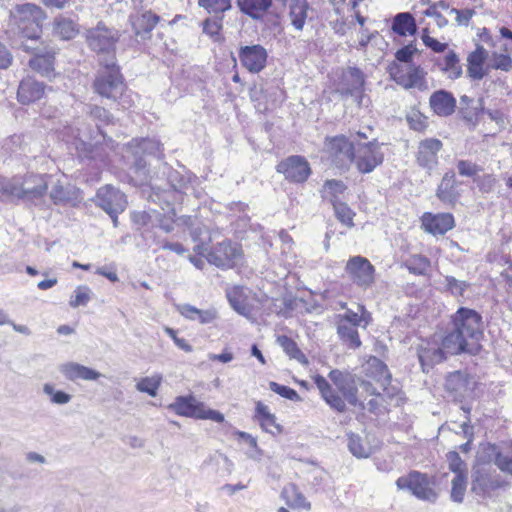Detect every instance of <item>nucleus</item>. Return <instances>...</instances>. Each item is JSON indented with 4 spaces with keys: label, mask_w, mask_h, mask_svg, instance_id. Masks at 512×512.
I'll list each match as a JSON object with an SVG mask.
<instances>
[{
    "label": "nucleus",
    "mask_w": 512,
    "mask_h": 512,
    "mask_svg": "<svg viewBox=\"0 0 512 512\" xmlns=\"http://www.w3.org/2000/svg\"><path fill=\"white\" fill-rule=\"evenodd\" d=\"M86 38L89 46L98 53L106 52L109 54L115 42L114 36L103 25H98L96 28L89 30Z\"/></svg>",
    "instance_id": "nucleus-25"
},
{
    "label": "nucleus",
    "mask_w": 512,
    "mask_h": 512,
    "mask_svg": "<svg viewBox=\"0 0 512 512\" xmlns=\"http://www.w3.org/2000/svg\"><path fill=\"white\" fill-rule=\"evenodd\" d=\"M492 68L508 71L512 67V59L507 53L492 54Z\"/></svg>",
    "instance_id": "nucleus-55"
},
{
    "label": "nucleus",
    "mask_w": 512,
    "mask_h": 512,
    "mask_svg": "<svg viewBox=\"0 0 512 512\" xmlns=\"http://www.w3.org/2000/svg\"><path fill=\"white\" fill-rule=\"evenodd\" d=\"M162 382V376L160 374H153L151 376L143 377L136 383V389L139 392L147 393L148 395L155 397L158 389Z\"/></svg>",
    "instance_id": "nucleus-40"
},
{
    "label": "nucleus",
    "mask_w": 512,
    "mask_h": 512,
    "mask_svg": "<svg viewBox=\"0 0 512 512\" xmlns=\"http://www.w3.org/2000/svg\"><path fill=\"white\" fill-rule=\"evenodd\" d=\"M354 140H349L344 135L327 137L324 142V157L339 168L347 167L352 163L355 149Z\"/></svg>",
    "instance_id": "nucleus-8"
},
{
    "label": "nucleus",
    "mask_w": 512,
    "mask_h": 512,
    "mask_svg": "<svg viewBox=\"0 0 512 512\" xmlns=\"http://www.w3.org/2000/svg\"><path fill=\"white\" fill-rule=\"evenodd\" d=\"M360 311L361 314L359 315L358 313L349 310L346 312L344 319L353 326H361L365 328L371 321V315L363 306H360Z\"/></svg>",
    "instance_id": "nucleus-50"
},
{
    "label": "nucleus",
    "mask_w": 512,
    "mask_h": 512,
    "mask_svg": "<svg viewBox=\"0 0 512 512\" xmlns=\"http://www.w3.org/2000/svg\"><path fill=\"white\" fill-rule=\"evenodd\" d=\"M76 130L77 135L75 134L74 128H66L63 132V140L74 146L79 156H88L91 153V148L94 146V144L99 143L97 137L100 135L101 131L98 128L96 135H93L92 132L90 130L88 131L87 129L80 130L77 128Z\"/></svg>",
    "instance_id": "nucleus-17"
},
{
    "label": "nucleus",
    "mask_w": 512,
    "mask_h": 512,
    "mask_svg": "<svg viewBox=\"0 0 512 512\" xmlns=\"http://www.w3.org/2000/svg\"><path fill=\"white\" fill-rule=\"evenodd\" d=\"M26 51L35 53L29 61L30 67L43 76L49 77L54 69V53L47 51L46 47H34L28 43L23 45Z\"/></svg>",
    "instance_id": "nucleus-22"
},
{
    "label": "nucleus",
    "mask_w": 512,
    "mask_h": 512,
    "mask_svg": "<svg viewBox=\"0 0 512 512\" xmlns=\"http://www.w3.org/2000/svg\"><path fill=\"white\" fill-rule=\"evenodd\" d=\"M467 488V475L454 476L451 481L450 498L455 503H462Z\"/></svg>",
    "instance_id": "nucleus-43"
},
{
    "label": "nucleus",
    "mask_w": 512,
    "mask_h": 512,
    "mask_svg": "<svg viewBox=\"0 0 512 512\" xmlns=\"http://www.w3.org/2000/svg\"><path fill=\"white\" fill-rule=\"evenodd\" d=\"M335 389L321 375L313 377L314 383L318 388L322 399L334 410L343 412L346 409L345 402L351 405L357 404L356 388L348 374L339 370H332L329 373Z\"/></svg>",
    "instance_id": "nucleus-1"
},
{
    "label": "nucleus",
    "mask_w": 512,
    "mask_h": 512,
    "mask_svg": "<svg viewBox=\"0 0 512 512\" xmlns=\"http://www.w3.org/2000/svg\"><path fill=\"white\" fill-rule=\"evenodd\" d=\"M418 357L424 372L445 359L444 351L436 340L423 341L419 346Z\"/></svg>",
    "instance_id": "nucleus-23"
},
{
    "label": "nucleus",
    "mask_w": 512,
    "mask_h": 512,
    "mask_svg": "<svg viewBox=\"0 0 512 512\" xmlns=\"http://www.w3.org/2000/svg\"><path fill=\"white\" fill-rule=\"evenodd\" d=\"M391 78L405 89L416 88L426 90V72L420 66L414 64L393 63L389 67Z\"/></svg>",
    "instance_id": "nucleus-10"
},
{
    "label": "nucleus",
    "mask_w": 512,
    "mask_h": 512,
    "mask_svg": "<svg viewBox=\"0 0 512 512\" xmlns=\"http://www.w3.org/2000/svg\"><path fill=\"white\" fill-rule=\"evenodd\" d=\"M177 310L184 318L200 324H210L218 318V311L214 307L198 309L190 304H182L178 305Z\"/></svg>",
    "instance_id": "nucleus-28"
},
{
    "label": "nucleus",
    "mask_w": 512,
    "mask_h": 512,
    "mask_svg": "<svg viewBox=\"0 0 512 512\" xmlns=\"http://www.w3.org/2000/svg\"><path fill=\"white\" fill-rule=\"evenodd\" d=\"M345 272L354 284L369 288L374 283L375 269L370 261L362 256L351 257L345 266Z\"/></svg>",
    "instance_id": "nucleus-13"
},
{
    "label": "nucleus",
    "mask_w": 512,
    "mask_h": 512,
    "mask_svg": "<svg viewBox=\"0 0 512 512\" xmlns=\"http://www.w3.org/2000/svg\"><path fill=\"white\" fill-rule=\"evenodd\" d=\"M282 498L294 509L310 510L311 504L294 484L286 485L282 490Z\"/></svg>",
    "instance_id": "nucleus-35"
},
{
    "label": "nucleus",
    "mask_w": 512,
    "mask_h": 512,
    "mask_svg": "<svg viewBox=\"0 0 512 512\" xmlns=\"http://www.w3.org/2000/svg\"><path fill=\"white\" fill-rule=\"evenodd\" d=\"M198 4L210 14L223 13L231 8L230 0H198Z\"/></svg>",
    "instance_id": "nucleus-49"
},
{
    "label": "nucleus",
    "mask_w": 512,
    "mask_h": 512,
    "mask_svg": "<svg viewBox=\"0 0 512 512\" xmlns=\"http://www.w3.org/2000/svg\"><path fill=\"white\" fill-rule=\"evenodd\" d=\"M396 485L400 490H408L421 500L434 502L438 497V493L434 488V478H429L426 474L418 471H413L406 476L398 478Z\"/></svg>",
    "instance_id": "nucleus-6"
},
{
    "label": "nucleus",
    "mask_w": 512,
    "mask_h": 512,
    "mask_svg": "<svg viewBox=\"0 0 512 512\" xmlns=\"http://www.w3.org/2000/svg\"><path fill=\"white\" fill-rule=\"evenodd\" d=\"M307 9H308V7H307V3L305 1L296 3L291 6L289 16H290L291 24L293 25V27L295 29H297V30L303 29L305 22H306V18H307Z\"/></svg>",
    "instance_id": "nucleus-42"
},
{
    "label": "nucleus",
    "mask_w": 512,
    "mask_h": 512,
    "mask_svg": "<svg viewBox=\"0 0 512 512\" xmlns=\"http://www.w3.org/2000/svg\"><path fill=\"white\" fill-rule=\"evenodd\" d=\"M442 144L437 139H427L420 143L418 162L421 166L432 168L437 163V153Z\"/></svg>",
    "instance_id": "nucleus-33"
},
{
    "label": "nucleus",
    "mask_w": 512,
    "mask_h": 512,
    "mask_svg": "<svg viewBox=\"0 0 512 512\" xmlns=\"http://www.w3.org/2000/svg\"><path fill=\"white\" fill-rule=\"evenodd\" d=\"M47 180L39 175L13 177L3 180V200L12 198L32 199L43 195L47 190Z\"/></svg>",
    "instance_id": "nucleus-2"
},
{
    "label": "nucleus",
    "mask_w": 512,
    "mask_h": 512,
    "mask_svg": "<svg viewBox=\"0 0 512 512\" xmlns=\"http://www.w3.org/2000/svg\"><path fill=\"white\" fill-rule=\"evenodd\" d=\"M421 222L423 229L432 235H443L454 227V217L450 213L426 212L422 215Z\"/></svg>",
    "instance_id": "nucleus-21"
},
{
    "label": "nucleus",
    "mask_w": 512,
    "mask_h": 512,
    "mask_svg": "<svg viewBox=\"0 0 512 512\" xmlns=\"http://www.w3.org/2000/svg\"><path fill=\"white\" fill-rule=\"evenodd\" d=\"M239 10L254 20H261L272 7V0H237Z\"/></svg>",
    "instance_id": "nucleus-31"
},
{
    "label": "nucleus",
    "mask_w": 512,
    "mask_h": 512,
    "mask_svg": "<svg viewBox=\"0 0 512 512\" xmlns=\"http://www.w3.org/2000/svg\"><path fill=\"white\" fill-rule=\"evenodd\" d=\"M43 392L49 396L50 402L57 405H65L69 403L72 396L64 391L56 390L50 383L43 385Z\"/></svg>",
    "instance_id": "nucleus-48"
},
{
    "label": "nucleus",
    "mask_w": 512,
    "mask_h": 512,
    "mask_svg": "<svg viewBox=\"0 0 512 512\" xmlns=\"http://www.w3.org/2000/svg\"><path fill=\"white\" fill-rule=\"evenodd\" d=\"M338 334L351 348H358L361 345L355 326H348L346 323L341 322L338 326Z\"/></svg>",
    "instance_id": "nucleus-44"
},
{
    "label": "nucleus",
    "mask_w": 512,
    "mask_h": 512,
    "mask_svg": "<svg viewBox=\"0 0 512 512\" xmlns=\"http://www.w3.org/2000/svg\"><path fill=\"white\" fill-rule=\"evenodd\" d=\"M267 50L261 45H251L241 47L239 50V59L241 64L251 73H259L267 63Z\"/></svg>",
    "instance_id": "nucleus-20"
},
{
    "label": "nucleus",
    "mask_w": 512,
    "mask_h": 512,
    "mask_svg": "<svg viewBox=\"0 0 512 512\" xmlns=\"http://www.w3.org/2000/svg\"><path fill=\"white\" fill-rule=\"evenodd\" d=\"M448 466L455 476L467 475V466L457 452L451 451L447 454Z\"/></svg>",
    "instance_id": "nucleus-54"
},
{
    "label": "nucleus",
    "mask_w": 512,
    "mask_h": 512,
    "mask_svg": "<svg viewBox=\"0 0 512 512\" xmlns=\"http://www.w3.org/2000/svg\"><path fill=\"white\" fill-rule=\"evenodd\" d=\"M364 84L362 71L356 67H349L342 73L337 90L341 95L351 96L358 105H363Z\"/></svg>",
    "instance_id": "nucleus-12"
},
{
    "label": "nucleus",
    "mask_w": 512,
    "mask_h": 512,
    "mask_svg": "<svg viewBox=\"0 0 512 512\" xmlns=\"http://www.w3.org/2000/svg\"><path fill=\"white\" fill-rule=\"evenodd\" d=\"M430 105L436 114L447 116L453 113L456 101L451 94L440 90L432 94L430 97Z\"/></svg>",
    "instance_id": "nucleus-34"
},
{
    "label": "nucleus",
    "mask_w": 512,
    "mask_h": 512,
    "mask_svg": "<svg viewBox=\"0 0 512 512\" xmlns=\"http://www.w3.org/2000/svg\"><path fill=\"white\" fill-rule=\"evenodd\" d=\"M455 331L467 342L479 345L482 337L481 317L473 310L460 308L454 316Z\"/></svg>",
    "instance_id": "nucleus-11"
},
{
    "label": "nucleus",
    "mask_w": 512,
    "mask_h": 512,
    "mask_svg": "<svg viewBox=\"0 0 512 512\" xmlns=\"http://www.w3.org/2000/svg\"><path fill=\"white\" fill-rule=\"evenodd\" d=\"M77 193L74 188L64 189L61 185H56L51 190V198L55 203L67 202L77 199Z\"/></svg>",
    "instance_id": "nucleus-51"
},
{
    "label": "nucleus",
    "mask_w": 512,
    "mask_h": 512,
    "mask_svg": "<svg viewBox=\"0 0 512 512\" xmlns=\"http://www.w3.org/2000/svg\"><path fill=\"white\" fill-rule=\"evenodd\" d=\"M422 41L427 47L438 53L443 52L447 46L445 43H441L433 37L429 36L426 29L423 31Z\"/></svg>",
    "instance_id": "nucleus-62"
},
{
    "label": "nucleus",
    "mask_w": 512,
    "mask_h": 512,
    "mask_svg": "<svg viewBox=\"0 0 512 512\" xmlns=\"http://www.w3.org/2000/svg\"><path fill=\"white\" fill-rule=\"evenodd\" d=\"M226 297L231 307L240 315L253 319L260 314L264 305L249 289L241 286H233L226 290Z\"/></svg>",
    "instance_id": "nucleus-5"
},
{
    "label": "nucleus",
    "mask_w": 512,
    "mask_h": 512,
    "mask_svg": "<svg viewBox=\"0 0 512 512\" xmlns=\"http://www.w3.org/2000/svg\"><path fill=\"white\" fill-rule=\"evenodd\" d=\"M383 160L382 145L377 140L374 139L367 143L355 142L352 162L360 173L372 172L382 164Z\"/></svg>",
    "instance_id": "nucleus-7"
},
{
    "label": "nucleus",
    "mask_w": 512,
    "mask_h": 512,
    "mask_svg": "<svg viewBox=\"0 0 512 512\" xmlns=\"http://www.w3.org/2000/svg\"><path fill=\"white\" fill-rule=\"evenodd\" d=\"M91 299V290L85 285H80L75 288L70 297L69 305L73 308L85 306Z\"/></svg>",
    "instance_id": "nucleus-47"
},
{
    "label": "nucleus",
    "mask_w": 512,
    "mask_h": 512,
    "mask_svg": "<svg viewBox=\"0 0 512 512\" xmlns=\"http://www.w3.org/2000/svg\"><path fill=\"white\" fill-rule=\"evenodd\" d=\"M242 256V250L238 244L231 242L220 243L207 255V260L218 267H232L237 264Z\"/></svg>",
    "instance_id": "nucleus-19"
},
{
    "label": "nucleus",
    "mask_w": 512,
    "mask_h": 512,
    "mask_svg": "<svg viewBox=\"0 0 512 512\" xmlns=\"http://www.w3.org/2000/svg\"><path fill=\"white\" fill-rule=\"evenodd\" d=\"M101 64L103 67L94 82L95 91L103 97L117 99L122 95L125 85L114 55H109L105 61L101 60Z\"/></svg>",
    "instance_id": "nucleus-3"
},
{
    "label": "nucleus",
    "mask_w": 512,
    "mask_h": 512,
    "mask_svg": "<svg viewBox=\"0 0 512 512\" xmlns=\"http://www.w3.org/2000/svg\"><path fill=\"white\" fill-rule=\"evenodd\" d=\"M392 30L400 36L414 35L417 30L414 17L408 12L397 14L393 19Z\"/></svg>",
    "instance_id": "nucleus-37"
},
{
    "label": "nucleus",
    "mask_w": 512,
    "mask_h": 512,
    "mask_svg": "<svg viewBox=\"0 0 512 512\" xmlns=\"http://www.w3.org/2000/svg\"><path fill=\"white\" fill-rule=\"evenodd\" d=\"M269 388L273 392L278 394L279 396H281L285 399H288L290 401H293V402H301L302 401V398L300 397V395L294 389H292L288 386L281 385V384H278L277 382L271 381L269 383Z\"/></svg>",
    "instance_id": "nucleus-53"
},
{
    "label": "nucleus",
    "mask_w": 512,
    "mask_h": 512,
    "mask_svg": "<svg viewBox=\"0 0 512 512\" xmlns=\"http://www.w3.org/2000/svg\"><path fill=\"white\" fill-rule=\"evenodd\" d=\"M222 28L221 19H206L203 24V31L210 37H218Z\"/></svg>",
    "instance_id": "nucleus-58"
},
{
    "label": "nucleus",
    "mask_w": 512,
    "mask_h": 512,
    "mask_svg": "<svg viewBox=\"0 0 512 512\" xmlns=\"http://www.w3.org/2000/svg\"><path fill=\"white\" fill-rule=\"evenodd\" d=\"M17 95L22 104H29L43 97L44 86L32 78H26L20 83Z\"/></svg>",
    "instance_id": "nucleus-30"
},
{
    "label": "nucleus",
    "mask_w": 512,
    "mask_h": 512,
    "mask_svg": "<svg viewBox=\"0 0 512 512\" xmlns=\"http://www.w3.org/2000/svg\"><path fill=\"white\" fill-rule=\"evenodd\" d=\"M58 369L59 372L70 381H95L102 376L100 372L72 361L61 364Z\"/></svg>",
    "instance_id": "nucleus-24"
},
{
    "label": "nucleus",
    "mask_w": 512,
    "mask_h": 512,
    "mask_svg": "<svg viewBox=\"0 0 512 512\" xmlns=\"http://www.w3.org/2000/svg\"><path fill=\"white\" fill-rule=\"evenodd\" d=\"M423 14L427 17L434 18L437 26L440 28L448 24V20L446 19V17L442 15V12L435 9V7L429 5V7L423 12Z\"/></svg>",
    "instance_id": "nucleus-64"
},
{
    "label": "nucleus",
    "mask_w": 512,
    "mask_h": 512,
    "mask_svg": "<svg viewBox=\"0 0 512 512\" xmlns=\"http://www.w3.org/2000/svg\"><path fill=\"white\" fill-rule=\"evenodd\" d=\"M449 13L456 15V22L458 25L467 26L475 12L472 9L459 10L456 8H451Z\"/></svg>",
    "instance_id": "nucleus-59"
},
{
    "label": "nucleus",
    "mask_w": 512,
    "mask_h": 512,
    "mask_svg": "<svg viewBox=\"0 0 512 512\" xmlns=\"http://www.w3.org/2000/svg\"><path fill=\"white\" fill-rule=\"evenodd\" d=\"M477 461L484 464L494 461L497 467L512 476V450L499 448L490 443L482 444L477 453Z\"/></svg>",
    "instance_id": "nucleus-15"
},
{
    "label": "nucleus",
    "mask_w": 512,
    "mask_h": 512,
    "mask_svg": "<svg viewBox=\"0 0 512 512\" xmlns=\"http://www.w3.org/2000/svg\"><path fill=\"white\" fill-rule=\"evenodd\" d=\"M441 70H443L447 76L451 79L458 78L462 69L459 65V59L454 52H449L440 63Z\"/></svg>",
    "instance_id": "nucleus-41"
},
{
    "label": "nucleus",
    "mask_w": 512,
    "mask_h": 512,
    "mask_svg": "<svg viewBox=\"0 0 512 512\" xmlns=\"http://www.w3.org/2000/svg\"><path fill=\"white\" fill-rule=\"evenodd\" d=\"M483 465L484 463L477 461L474 467L471 489L481 497H488L493 491L505 486V482L500 480L498 476L487 473Z\"/></svg>",
    "instance_id": "nucleus-16"
},
{
    "label": "nucleus",
    "mask_w": 512,
    "mask_h": 512,
    "mask_svg": "<svg viewBox=\"0 0 512 512\" xmlns=\"http://www.w3.org/2000/svg\"><path fill=\"white\" fill-rule=\"evenodd\" d=\"M277 171L282 173L286 179L295 183L306 181L311 173L309 163L301 156H290L281 161L277 165Z\"/></svg>",
    "instance_id": "nucleus-18"
},
{
    "label": "nucleus",
    "mask_w": 512,
    "mask_h": 512,
    "mask_svg": "<svg viewBox=\"0 0 512 512\" xmlns=\"http://www.w3.org/2000/svg\"><path fill=\"white\" fill-rule=\"evenodd\" d=\"M79 32L78 25L70 18L59 16L53 22V34L62 40H70Z\"/></svg>",
    "instance_id": "nucleus-36"
},
{
    "label": "nucleus",
    "mask_w": 512,
    "mask_h": 512,
    "mask_svg": "<svg viewBox=\"0 0 512 512\" xmlns=\"http://www.w3.org/2000/svg\"><path fill=\"white\" fill-rule=\"evenodd\" d=\"M159 21V17L150 11L131 17V24L137 35L150 33Z\"/></svg>",
    "instance_id": "nucleus-38"
},
{
    "label": "nucleus",
    "mask_w": 512,
    "mask_h": 512,
    "mask_svg": "<svg viewBox=\"0 0 512 512\" xmlns=\"http://www.w3.org/2000/svg\"><path fill=\"white\" fill-rule=\"evenodd\" d=\"M141 152L156 155L161 150L160 143L155 139H142L138 142Z\"/></svg>",
    "instance_id": "nucleus-57"
},
{
    "label": "nucleus",
    "mask_w": 512,
    "mask_h": 512,
    "mask_svg": "<svg viewBox=\"0 0 512 512\" xmlns=\"http://www.w3.org/2000/svg\"><path fill=\"white\" fill-rule=\"evenodd\" d=\"M97 204L117 223L118 214L123 212L127 205L125 195L118 189L106 185L100 188L96 195Z\"/></svg>",
    "instance_id": "nucleus-14"
},
{
    "label": "nucleus",
    "mask_w": 512,
    "mask_h": 512,
    "mask_svg": "<svg viewBox=\"0 0 512 512\" xmlns=\"http://www.w3.org/2000/svg\"><path fill=\"white\" fill-rule=\"evenodd\" d=\"M369 366H373L378 370L379 376L377 377L376 381H381V386H384L385 381L389 379L386 365L380 360L373 358L371 361H369Z\"/></svg>",
    "instance_id": "nucleus-63"
},
{
    "label": "nucleus",
    "mask_w": 512,
    "mask_h": 512,
    "mask_svg": "<svg viewBox=\"0 0 512 512\" xmlns=\"http://www.w3.org/2000/svg\"><path fill=\"white\" fill-rule=\"evenodd\" d=\"M254 417L263 431L274 436L283 432V428L277 422L275 414L271 413L269 407L261 401L256 402Z\"/></svg>",
    "instance_id": "nucleus-27"
},
{
    "label": "nucleus",
    "mask_w": 512,
    "mask_h": 512,
    "mask_svg": "<svg viewBox=\"0 0 512 512\" xmlns=\"http://www.w3.org/2000/svg\"><path fill=\"white\" fill-rule=\"evenodd\" d=\"M335 215L337 219L348 227L354 225L353 219L355 212L344 202H334L333 204Z\"/></svg>",
    "instance_id": "nucleus-46"
},
{
    "label": "nucleus",
    "mask_w": 512,
    "mask_h": 512,
    "mask_svg": "<svg viewBox=\"0 0 512 512\" xmlns=\"http://www.w3.org/2000/svg\"><path fill=\"white\" fill-rule=\"evenodd\" d=\"M486 58L487 51L479 45L469 54L467 72L471 78L479 80L487 74L488 69L485 67Z\"/></svg>",
    "instance_id": "nucleus-32"
},
{
    "label": "nucleus",
    "mask_w": 512,
    "mask_h": 512,
    "mask_svg": "<svg viewBox=\"0 0 512 512\" xmlns=\"http://www.w3.org/2000/svg\"><path fill=\"white\" fill-rule=\"evenodd\" d=\"M444 287L455 296H460L465 291L467 284L464 281H459L451 276L444 278Z\"/></svg>",
    "instance_id": "nucleus-56"
},
{
    "label": "nucleus",
    "mask_w": 512,
    "mask_h": 512,
    "mask_svg": "<svg viewBox=\"0 0 512 512\" xmlns=\"http://www.w3.org/2000/svg\"><path fill=\"white\" fill-rule=\"evenodd\" d=\"M376 448L377 445L367 435L362 437L354 433L348 434V449L356 458H368Z\"/></svg>",
    "instance_id": "nucleus-29"
},
{
    "label": "nucleus",
    "mask_w": 512,
    "mask_h": 512,
    "mask_svg": "<svg viewBox=\"0 0 512 512\" xmlns=\"http://www.w3.org/2000/svg\"><path fill=\"white\" fill-rule=\"evenodd\" d=\"M346 186L343 182L338 180H328L325 182L322 188V196L334 204V202H340L339 198L344 194Z\"/></svg>",
    "instance_id": "nucleus-39"
},
{
    "label": "nucleus",
    "mask_w": 512,
    "mask_h": 512,
    "mask_svg": "<svg viewBox=\"0 0 512 512\" xmlns=\"http://www.w3.org/2000/svg\"><path fill=\"white\" fill-rule=\"evenodd\" d=\"M457 167L459 174L467 177L474 176L481 171L480 167L476 164L465 160L459 161Z\"/></svg>",
    "instance_id": "nucleus-60"
},
{
    "label": "nucleus",
    "mask_w": 512,
    "mask_h": 512,
    "mask_svg": "<svg viewBox=\"0 0 512 512\" xmlns=\"http://www.w3.org/2000/svg\"><path fill=\"white\" fill-rule=\"evenodd\" d=\"M169 409L179 416L199 420H211L216 423H222L225 419L221 412L207 407L205 403L199 401L193 395L177 397L169 405Z\"/></svg>",
    "instance_id": "nucleus-4"
},
{
    "label": "nucleus",
    "mask_w": 512,
    "mask_h": 512,
    "mask_svg": "<svg viewBox=\"0 0 512 512\" xmlns=\"http://www.w3.org/2000/svg\"><path fill=\"white\" fill-rule=\"evenodd\" d=\"M279 343L284 351L291 357L299 361L300 363L307 365L308 359L298 348L297 344L290 338L283 336L279 338Z\"/></svg>",
    "instance_id": "nucleus-45"
},
{
    "label": "nucleus",
    "mask_w": 512,
    "mask_h": 512,
    "mask_svg": "<svg viewBox=\"0 0 512 512\" xmlns=\"http://www.w3.org/2000/svg\"><path fill=\"white\" fill-rule=\"evenodd\" d=\"M363 1L364 0H332V3L336 6L338 12L340 11V5L346 6L348 10L354 13L357 22L363 28L366 18L363 17L358 10V5Z\"/></svg>",
    "instance_id": "nucleus-52"
},
{
    "label": "nucleus",
    "mask_w": 512,
    "mask_h": 512,
    "mask_svg": "<svg viewBox=\"0 0 512 512\" xmlns=\"http://www.w3.org/2000/svg\"><path fill=\"white\" fill-rule=\"evenodd\" d=\"M441 348L444 351V355H454L460 352L477 353L480 345L467 342L466 338H463L454 330L442 340Z\"/></svg>",
    "instance_id": "nucleus-26"
},
{
    "label": "nucleus",
    "mask_w": 512,
    "mask_h": 512,
    "mask_svg": "<svg viewBox=\"0 0 512 512\" xmlns=\"http://www.w3.org/2000/svg\"><path fill=\"white\" fill-rule=\"evenodd\" d=\"M12 18L24 35L28 39L34 40L38 38L41 32L40 25L45 19V14L40 7L27 3L17 6L12 12Z\"/></svg>",
    "instance_id": "nucleus-9"
},
{
    "label": "nucleus",
    "mask_w": 512,
    "mask_h": 512,
    "mask_svg": "<svg viewBox=\"0 0 512 512\" xmlns=\"http://www.w3.org/2000/svg\"><path fill=\"white\" fill-rule=\"evenodd\" d=\"M415 52L416 48L413 45H408L399 49L396 52L395 57L400 62V64H411L410 61Z\"/></svg>",
    "instance_id": "nucleus-61"
}]
</instances>
